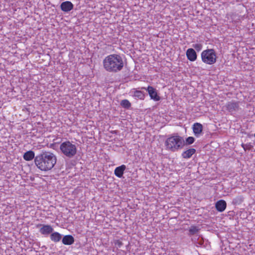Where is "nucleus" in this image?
I'll return each instance as SVG.
<instances>
[{"mask_svg": "<svg viewBox=\"0 0 255 255\" xmlns=\"http://www.w3.org/2000/svg\"><path fill=\"white\" fill-rule=\"evenodd\" d=\"M186 56L188 59L191 61H194L197 59V54L193 48H189L187 49Z\"/></svg>", "mask_w": 255, "mask_h": 255, "instance_id": "10", "label": "nucleus"}, {"mask_svg": "<svg viewBox=\"0 0 255 255\" xmlns=\"http://www.w3.org/2000/svg\"><path fill=\"white\" fill-rule=\"evenodd\" d=\"M199 231V229L198 227L195 226H191L189 229V235L191 236L195 235Z\"/></svg>", "mask_w": 255, "mask_h": 255, "instance_id": "19", "label": "nucleus"}, {"mask_svg": "<svg viewBox=\"0 0 255 255\" xmlns=\"http://www.w3.org/2000/svg\"><path fill=\"white\" fill-rule=\"evenodd\" d=\"M146 90L148 91L151 99L154 100L155 101H158L160 100V97L158 96L156 90L152 87L148 86L146 89Z\"/></svg>", "mask_w": 255, "mask_h": 255, "instance_id": "6", "label": "nucleus"}, {"mask_svg": "<svg viewBox=\"0 0 255 255\" xmlns=\"http://www.w3.org/2000/svg\"><path fill=\"white\" fill-rule=\"evenodd\" d=\"M74 242V239L71 235H66L62 239V243L64 245H71Z\"/></svg>", "mask_w": 255, "mask_h": 255, "instance_id": "14", "label": "nucleus"}, {"mask_svg": "<svg viewBox=\"0 0 255 255\" xmlns=\"http://www.w3.org/2000/svg\"><path fill=\"white\" fill-rule=\"evenodd\" d=\"M194 141L195 139L193 137L189 136L186 139V144L188 145L191 144L194 142Z\"/></svg>", "mask_w": 255, "mask_h": 255, "instance_id": "22", "label": "nucleus"}, {"mask_svg": "<svg viewBox=\"0 0 255 255\" xmlns=\"http://www.w3.org/2000/svg\"><path fill=\"white\" fill-rule=\"evenodd\" d=\"M57 162L56 155L50 152L43 151L36 155L34 159L35 164L41 171L51 170Z\"/></svg>", "mask_w": 255, "mask_h": 255, "instance_id": "1", "label": "nucleus"}, {"mask_svg": "<svg viewBox=\"0 0 255 255\" xmlns=\"http://www.w3.org/2000/svg\"><path fill=\"white\" fill-rule=\"evenodd\" d=\"M184 145L183 138L178 135H172L167 138L165 142L166 149L175 152L181 149Z\"/></svg>", "mask_w": 255, "mask_h": 255, "instance_id": "3", "label": "nucleus"}, {"mask_svg": "<svg viewBox=\"0 0 255 255\" xmlns=\"http://www.w3.org/2000/svg\"><path fill=\"white\" fill-rule=\"evenodd\" d=\"M226 107L230 112H233L239 109V105L236 102H229L226 105Z\"/></svg>", "mask_w": 255, "mask_h": 255, "instance_id": "12", "label": "nucleus"}, {"mask_svg": "<svg viewBox=\"0 0 255 255\" xmlns=\"http://www.w3.org/2000/svg\"><path fill=\"white\" fill-rule=\"evenodd\" d=\"M103 66L108 72H117L123 69L124 62L120 55L111 54L106 57L104 59Z\"/></svg>", "mask_w": 255, "mask_h": 255, "instance_id": "2", "label": "nucleus"}, {"mask_svg": "<svg viewBox=\"0 0 255 255\" xmlns=\"http://www.w3.org/2000/svg\"><path fill=\"white\" fill-rule=\"evenodd\" d=\"M193 130L196 136H198L203 131V126L200 123H196L193 125Z\"/></svg>", "mask_w": 255, "mask_h": 255, "instance_id": "11", "label": "nucleus"}, {"mask_svg": "<svg viewBox=\"0 0 255 255\" xmlns=\"http://www.w3.org/2000/svg\"><path fill=\"white\" fill-rule=\"evenodd\" d=\"M42 225H37V227L41 226ZM53 229L50 225H42V227L39 230V232L42 235H48L52 233Z\"/></svg>", "mask_w": 255, "mask_h": 255, "instance_id": "7", "label": "nucleus"}, {"mask_svg": "<svg viewBox=\"0 0 255 255\" xmlns=\"http://www.w3.org/2000/svg\"><path fill=\"white\" fill-rule=\"evenodd\" d=\"M193 47L198 51H200L202 48L201 44H195L193 45Z\"/></svg>", "mask_w": 255, "mask_h": 255, "instance_id": "23", "label": "nucleus"}, {"mask_svg": "<svg viewBox=\"0 0 255 255\" xmlns=\"http://www.w3.org/2000/svg\"><path fill=\"white\" fill-rule=\"evenodd\" d=\"M134 96L140 99H143L144 97V95L140 91H136L134 92Z\"/></svg>", "mask_w": 255, "mask_h": 255, "instance_id": "20", "label": "nucleus"}, {"mask_svg": "<svg viewBox=\"0 0 255 255\" xmlns=\"http://www.w3.org/2000/svg\"><path fill=\"white\" fill-rule=\"evenodd\" d=\"M216 54L213 49H208L201 53L202 61L207 64L212 65L216 62Z\"/></svg>", "mask_w": 255, "mask_h": 255, "instance_id": "5", "label": "nucleus"}, {"mask_svg": "<svg viewBox=\"0 0 255 255\" xmlns=\"http://www.w3.org/2000/svg\"><path fill=\"white\" fill-rule=\"evenodd\" d=\"M73 4L69 1H64L61 3L60 8L64 12H68L73 8Z\"/></svg>", "mask_w": 255, "mask_h": 255, "instance_id": "8", "label": "nucleus"}, {"mask_svg": "<svg viewBox=\"0 0 255 255\" xmlns=\"http://www.w3.org/2000/svg\"><path fill=\"white\" fill-rule=\"evenodd\" d=\"M35 157L34 152L32 150L26 151L23 155V158L26 161L31 160L33 158L35 159Z\"/></svg>", "mask_w": 255, "mask_h": 255, "instance_id": "16", "label": "nucleus"}, {"mask_svg": "<svg viewBox=\"0 0 255 255\" xmlns=\"http://www.w3.org/2000/svg\"><path fill=\"white\" fill-rule=\"evenodd\" d=\"M50 239L55 242H58L61 239V235L57 232H54L51 234Z\"/></svg>", "mask_w": 255, "mask_h": 255, "instance_id": "17", "label": "nucleus"}, {"mask_svg": "<svg viewBox=\"0 0 255 255\" xmlns=\"http://www.w3.org/2000/svg\"><path fill=\"white\" fill-rule=\"evenodd\" d=\"M196 152V150L194 148H190L182 153V156L184 158H189L193 154Z\"/></svg>", "mask_w": 255, "mask_h": 255, "instance_id": "15", "label": "nucleus"}, {"mask_svg": "<svg viewBox=\"0 0 255 255\" xmlns=\"http://www.w3.org/2000/svg\"><path fill=\"white\" fill-rule=\"evenodd\" d=\"M244 201V197L242 196H238L233 199L232 204L234 205L241 204Z\"/></svg>", "mask_w": 255, "mask_h": 255, "instance_id": "18", "label": "nucleus"}, {"mask_svg": "<svg viewBox=\"0 0 255 255\" xmlns=\"http://www.w3.org/2000/svg\"><path fill=\"white\" fill-rule=\"evenodd\" d=\"M242 146L244 147V149L245 148L243 144L242 145Z\"/></svg>", "mask_w": 255, "mask_h": 255, "instance_id": "25", "label": "nucleus"}, {"mask_svg": "<svg viewBox=\"0 0 255 255\" xmlns=\"http://www.w3.org/2000/svg\"><path fill=\"white\" fill-rule=\"evenodd\" d=\"M126 169V166L125 165H122L120 166L117 167L115 169V174L117 177L121 178L123 176L124 172Z\"/></svg>", "mask_w": 255, "mask_h": 255, "instance_id": "13", "label": "nucleus"}, {"mask_svg": "<svg viewBox=\"0 0 255 255\" xmlns=\"http://www.w3.org/2000/svg\"><path fill=\"white\" fill-rule=\"evenodd\" d=\"M62 153L68 158L74 157L77 153V147L69 141L62 142L60 145Z\"/></svg>", "mask_w": 255, "mask_h": 255, "instance_id": "4", "label": "nucleus"}, {"mask_svg": "<svg viewBox=\"0 0 255 255\" xmlns=\"http://www.w3.org/2000/svg\"><path fill=\"white\" fill-rule=\"evenodd\" d=\"M115 244V245L117 246L119 248H120L121 246L123 245L122 242L119 240L116 241Z\"/></svg>", "mask_w": 255, "mask_h": 255, "instance_id": "24", "label": "nucleus"}, {"mask_svg": "<svg viewBox=\"0 0 255 255\" xmlns=\"http://www.w3.org/2000/svg\"><path fill=\"white\" fill-rule=\"evenodd\" d=\"M121 106H122L124 108H128L130 107V103L127 100H123L121 101Z\"/></svg>", "mask_w": 255, "mask_h": 255, "instance_id": "21", "label": "nucleus"}, {"mask_svg": "<svg viewBox=\"0 0 255 255\" xmlns=\"http://www.w3.org/2000/svg\"><path fill=\"white\" fill-rule=\"evenodd\" d=\"M227 203L225 200H220L217 201L215 204V207L219 212H222L226 208Z\"/></svg>", "mask_w": 255, "mask_h": 255, "instance_id": "9", "label": "nucleus"}]
</instances>
